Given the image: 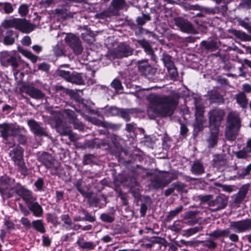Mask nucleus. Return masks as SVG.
Here are the masks:
<instances>
[{
	"label": "nucleus",
	"mask_w": 251,
	"mask_h": 251,
	"mask_svg": "<svg viewBox=\"0 0 251 251\" xmlns=\"http://www.w3.org/2000/svg\"><path fill=\"white\" fill-rule=\"evenodd\" d=\"M15 42L14 38L10 34L6 35L3 39L4 45L9 46L13 44Z\"/></svg>",
	"instance_id": "50"
},
{
	"label": "nucleus",
	"mask_w": 251,
	"mask_h": 251,
	"mask_svg": "<svg viewBox=\"0 0 251 251\" xmlns=\"http://www.w3.org/2000/svg\"><path fill=\"white\" fill-rule=\"evenodd\" d=\"M16 187L14 179L7 176L0 178V194L3 199L13 197Z\"/></svg>",
	"instance_id": "4"
},
{
	"label": "nucleus",
	"mask_w": 251,
	"mask_h": 251,
	"mask_svg": "<svg viewBox=\"0 0 251 251\" xmlns=\"http://www.w3.org/2000/svg\"><path fill=\"white\" fill-rule=\"evenodd\" d=\"M20 222L23 226L29 229L31 227L32 223H31L30 221L27 218L22 217L20 220Z\"/></svg>",
	"instance_id": "55"
},
{
	"label": "nucleus",
	"mask_w": 251,
	"mask_h": 251,
	"mask_svg": "<svg viewBox=\"0 0 251 251\" xmlns=\"http://www.w3.org/2000/svg\"><path fill=\"white\" fill-rule=\"evenodd\" d=\"M59 120H61L62 116H66L67 118L72 121L75 128L81 130L83 128L82 123L77 121L73 111L70 109H64L57 113Z\"/></svg>",
	"instance_id": "15"
},
{
	"label": "nucleus",
	"mask_w": 251,
	"mask_h": 251,
	"mask_svg": "<svg viewBox=\"0 0 251 251\" xmlns=\"http://www.w3.org/2000/svg\"><path fill=\"white\" fill-rule=\"evenodd\" d=\"M19 208L21 211L24 215L25 216H28L29 214V212L27 208L23 205L22 204H19Z\"/></svg>",
	"instance_id": "64"
},
{
	"label": "nucleus",
	"mask_w": 251,
	"mask_h": 251,
	"mask_svg": "<svg viewBox=\"0 0 251 251\" xmlns=\"http://www.w3.org/2000/svg\"><path fill=\"white\" fill-rule=\"evenodd\" d=\"M118 116H120L126 121H129L130 119L129 114L125 109H120V112H119V115Z\"/></svg>",
	"instance_id": "59"
},
{
	"label": "nucleus",
	"mask_w": 251,
	"mask_h": 251,
	"mask_svg": "<svg viewBox=\"0 0 251 251\" xmlns=\"http://www.w3.org/2000/svg\"><path fill=\"white\" fill-rule=\"evenodd\" d=\"M76 243L80 248L83 249L94 250L96 247L93 242L85 241L83 239H79Z\"/></svg>",
	"instance_id": "31"
},
{
	"label": "nucleus",
	"mask_w": 251,
	"mask_h": 251,
	"mask_svg": "<svg viewBox=\"0 0 251 251\" xmlns=\"http://www.w3.org/2000/svg\"><path fill=\"white\" fill-rule=\"evenodd\" d=\"M3 6L5 13L9 14L13 12V8L11 3L9 2H5L3 4Z\"/></svg>",
	"instance_id": "57"
},
{
	"label": "nucleus",
	"mask_w": 251,
	"mask_h": 251,
	"mask_svg": "<svg viewBox=\"0 0 251 251\" xmlns=\"http://www.w3.org/2000/svg\"><path fill=\"white\" fill-rule=\"evenodd\" d=\"M2 25L6 28L13 27L24 33H29L33 29V25L24 19L13 18L5 20Z\"/></svg>",
	"instance_id": "3"
},
{
	"label": "nucleus",
	"mask_w": 251,
	"mask_h": 251,
	"mask_svg": "<svg viewBox=\"0 0 251 251\" xmlns=\"http://www.w3.org/2000/svg\"><path fill=\"white\" fill-rule=\"evenodd\" d=\"M56 74L66 79L67 81L78 85L84 84L83 79L80 74L76 73H70L69 71L59 69L56 71Z\"/></svg>",
	"instance_id": "11"
},
{
	"label": "nucleus",
	"mask_w": 251,
	"mask_h": 251,
	"mask_svg": "<svg viewBox=\"0 0 251 251\" xmlns=\"http://www.w3.org/2000/svg\"><path fill=\"white\" fill-rule=\"evenodd\" d=\"M80 212L85 215V217H83L84 219V221H89L90 222H93L95 221V217L90 215L87 211L83 209H82L80 210Z\"/></svg>",
	"instance_id": "47"
},
{
	"label": "nucleus",
	"mask_w": 251,
	"mask_h": 251,
	"mask_svg": "<svg viewBox=\"0 0 251 251\" xmlns=\"http://www.w3.org/2000/svg\"><path fill=\"white\" fill-rule=\"evenodd\" d=\"M248 151L241 150L236 152V156L239 159H245L248 157Z\"/></svg>",
	"instance_id": "58"
},
{
	"label": "nucleus",
	"mask_w": 251,
	"mask_h": 251,
	"mask_svg": "<svg viewBox=\"0 0 251 251\" xmlns=\"http://www.w3.org/2000/svg\"><path fill=\"white\" fill-rule=\"evenodd\" d=\"M100 219L104 222L112 223L114 221V218L110 215L103 213L100 215Z\"/></svg>",
	"instance_id": "52"
},
{
	"label": "nucleus",
	"mask_w": 251,
	"mask_h": 251,
	"mask_svg": "<svg viewBox=\"0 0 251 251\" xmlns=\"http://www.w3.org/2000/svg\"><path fill=\"white\" fill-rule=\"evenodd\" d=\"M65 41L74 53L76 55L80 54L83 50L80 39L72 33H68L65 38Z\"/></svg>",
	"instance_id": "8"
},
{
	"label": "nucleus",
	"mask_w": 251,
	"mask_h": 251,
	"mask_svg": "<svg viewBox=\"0 0 251 251\" xmlns=\"http://www.w3.org/2000/svg\"><path fill=\"white\" fill-rule=\"evenodd\" d=\"M10 63H11V65L12 66V67L13 68V71L14 72V75L15 77H16V75H18V74L19 72V71L17 69V68L19 66V65H18V63L17 61L16 58L14 56L10 61Z\"/></svg>",
	"instance_id": "48"
},
{
	"label": "nucleus",
	"mask_w": 251,
	"mask_h": 251,
	"mask_svg": "<svg viewBox=\"0 0 251 251\" xmlns=\"http://www.w3.org/2000/svg\"><path fill=\"white\" fill-rule=\"evenodd\" d=\"M209 99L212 102L223 103L224 102L222 96L216 91L212 92L209 94Z\"/></svg>",
	"instance_id": "35"
},
{
	"label": "nucleus",
	"mask_w": 251,
	"mask_h": 251,
	"mask_svg": "<svg viewBox=\"0 0 251 251\" xmlns=\"http://www.w3.org/2000/svg\"><path fill=\"white\" fill-rule=\"evenodd\" d=\"M195 109L196 119L198 122V126L200 127L202 126L204 121L203 114L204 111V107L199 102H196Z\"/></svg>",
	"instance_id": "22"
},
{
	"label": "nucleus",
	"mask_w": 251,
	"mask_h": 251,
	"mask_svg": "<svg viewBox=\"0 0 251 251\" xmlns=\"http://www.w3.org/2000/svg\"><path fill=\"white\" fill-rule=\"evenodd\" d=\"M173 179L169 180H164L159 177H154L151 181V185L153 187L156 189L159 188H163L168 184L171 182Z\"/></svg>",
	"instance_id": "28"
},
{
	"label": "nucleus",
	"mask_w": 251,
	"mask_h": 251,
	"mask_svg": "<svg viewBox=\"0 0 251 251\" xmlns=\"http://www.w3.org/2000/svg\"><path fill=\"white\" fill-rule=\"evenodd\" d=\"M185 223L181 221H176L171 226V229L175 232H178L185 226Z\"/></svg>",
	"instance_id": "38"
},
{
	"label": "nucleus",
	"mask_w": 251,
	"mask_h": 251,
	"mask_svg": "<svg viewBox=\"0 0 251 251\" xmlns=\"http://www.w3.org/2000/svg\"><path fill=\"white\" fill-rule=\"evenodd\" d=\"M53 50L54 53L57 56H61L64 53V47L62 44H58L54 46Z\"/></svg>",
	"instance_id": "41"
},
{
	"label": "nucleus",
	"mask_w": 251,
	"mask_h": 251,
	"mask_svg": "<svg viewBox=\"0 0 251 251\" xmlns=\"http://www.w3.org/2000/svg\"><path fill=\"white\" fill-rule=\"evenodd\" d=\"M50 66L46 63H42L38 65V69L48 72L49 71Z\"/></svg>",
	"instance_id": "61"
},
{
	"label": "nucleus",
	"mask_w": 251,
	"mask_h": 251,
	"mask_svg": "<svg viewBox=\"0 0 251 251\" xmlns=\"http://www.w3.org/2000/svg\"><path fill=\"white\" fill-rule=\"evenodd\" d=\"M238 22L241 26L246 29L249 32L251 33V26L247 22L242 19H239L238 20Z\"/></svg>",
	"instance_id": "51"
},
{
	"label": "nucleus",
	"mask_w": 251,
	"mask_h": 251,
	"mask_svg": "<svg viewBox=\"0 0 251 251\" xmlns=\"http://www.w3.org/2000/svg\"><path fill=\"white\" fill-rule=\"evenodd\" d=\"M18 12L21 16H26L28 12V6L26 4L21 5L19 8Z\"/></svg>",
	"instance_id": "46"
},
{
	"label": "nucleus",
	"mask_w": 251,
	"mask_h": 251,
	"mask_svg": "<svg viewBox=\"0 0 251 251\" xmlns=\"http://www.w3.org/2000/svg\"><path fill=\"white\" fill-rule=\"evenodd\" d=\"M134 50L128 45L125 43H121L113 52V56L115 58L126 57L131 55Z\"/></svg>",
	"instance_id": "12"
},
{
	"label": "nucleus",
	"mask_w": 251,
	"mask_h": 251,
	"mask_svg": "<svg viewBox=\"0 0 251 251\" xmlns=\"http://www.w3.org/2000/svg\"><path fill=\"white\" fill-rule=\"evenodd\" d=\"M243 92L245 93H250L251 92V85L245 83L242 85Z\"/></svg>",
	"instance_id": "63"
},
{
	"label": "nucleus",
	"mask_w": 251,
	"mask_h": 251,
	"mask_svg": "<svg viewBox=\"0 0 251 251\" xmlns=\"http://www.w3.org/2000/svg\"><path fill=\"white\" fill-rule=\"evenodd\" d=\"M230 226L237 232H243L251 230V221L246 219L236 222H231Z\"/></svg>",
	"instance_id": "14"
},
{
	"label": "nucleus",
	"mask_w": 251,
	"mask_h": 251,
	"mask_svg": "<svg viewBox=\"0 0 251 251\" xmlns=\"http://www.w3.org/2000/svg\"><path fill=\"white\" fill-rule=\"evenodd\" d=\"M201 45L204 47L206 50L211 51H215L218 48L217 42L214 40L203 41L201 42Z\"/></svg>",
	"instance_id": "30"
},
{
	"label": "nucleus",
	"mask_w": 251,
	"mask_h": 251,
	"mask_svg": "<svg viewBox=\"0 0 251 251\" xmlns=\"http://www.w3.org/2000/svg\"><path fill=\"white\" fill-rule=\"evenodd\" d=\"M228 197L223 194H220L209 202L208 206L212 212H216L225 209L228 203Z\"/></svg>",
	"instance_id": "10"
},
{
	"label": "nucleus",
	"mask_w": 251,
	"mask_h": 251,
	"mask_svg": "<svg viewBox=\"0 0 251 251\" xmlns=\"http://www.w3.org/2000/svg\"><path fill=\"white\" fill-rule=\"evenodd\" d=\"M191 171L195 175H201L204 172L203 167L200 162H196L191 167Z\"/></svg>",
	"instance_id": "34"
},
{
	"label": "nucleus",
	"mask_w": 251,
	"mask_h": 251,
	"mask_svg": "<svg viewBox=\"0 0 251 251\" xmlns=\"http://www.w3.org/2000/svg\"><path fill=\"white\" fill-rule=\"evenodd\" d=\"M250 188V185L246 184L243 185L239 189L238 192L233 196V202L236 204H239L245 199Z\"/></svg>",
	"instance_id": "18"
},
{
	"label": "nucleus",
	"mask_w": 251,
	"mask_h": 251,
	"mask_svg": "<svg viewBox=\"0 0 251 251\" xmlns=\"http://www.w3.org/2000/svg\"><path fill=\"white\" fill-rule=\"evenodd\" d=\"M236 102L242 108H246L248 103V99L244 92H240L235 95Z\"/></svg>",
	"instance_id": "26"
},
{
	"label": "nucleus",
	"mask_w": 251,
	"mask_h": 251,
	"mask_svg": "<svg viewBox=\"0 0 251 251\" xmlns=\"http://www.w3.org/2000/svg\"><path fill=\"white\" fill-rule=\"evenodd\" d=\"M111 86L116 90H120L122 88V85L120 80L115 79L111 82Z\"/></svg>",
	"instance_id": "54"
},
{
	"label": "nucleus",
	"mask_w": 251,
	"mask_h": 251,
	"mask_svg": "<svg viewBox=\"0 0 251 251\" xmlns=\"http://www.w3.org/2000/svg\"><path fill=\"white\" fill-rule=\"evenodd\" d=\"M151 19V17L148 14H143L142 17H139L137 18L136 21L139 25H143L147 21H149Z\"/></svg>",
	"instance_id": "40"
},
{
	"label": "nucleus",
	"mask_w": 251,
	"mask_h": 251,
	"mask_svg": "<svg viewBox=\"0 0 251 251\" xmlns=\"http://www.w3.org/2000/svg\"><path fill=\"white\" fill-rule=\"evenodd\" d=\"M176 25L183 32L191 34L197 33V30L188 21L182 19L177 18L175 20Z\"/></svg>",
	"instance_id": "16"
},
{
	"label": "nucleus",
	"mask_w": 251,
	"mask_h": 251,
	"mask_svg": "<svg viewBox=\"0 0 251 251\" xmlns=\"http://www.w3.org/2000/svg\"><path fill=\"white\" fill-rule=\"evenodd\" d=\"M21 42L23 45L29 46L31 43V41L29 36H25L22 39Z\"/></svg>",
	"instance_id": "62"
},
{
	"label": "nucleus",
	"mask_w": 251,
	"mask_h": 251,
	"mask_svg": "<svg viewBox=\"0 0 251 251\" xmlns=\"http://www.w3.org/2000/svg\"><path fill=\"white\" fill-rule=\"evenodd\" d=\"M13 57L14 56L11 55L8 51L3 50L0 52V61L3 66L7 67Z\"/></svg>",
	"instance_id": "27"
},
{
	"label": "nucleus",
	"mask_w": 251,
	"mask_h": 251,
	"mask_svg": "<svg viewBox=\"0 0 251 251\" xmlns=\"http://www.w3.org/2000/svg\"><path fill=\"white\" fill-rule=\"evenodd\" d=\"M120 112V109L116 107H111L106 109L105 111V114L107 116H118L119 115Z\"/></svg>",
	"instance_id": "39"
},
{
	"label": "nucleus",
	"mask_w": 251,
	"mask_h": 251,
	"mask_svg": "<svg viewBox=\"0 0 251 251\" xmlns=\"http://www.w3.org/2000/svg\"><path fill=\"white\" fill-rule=\"evenodd\" d=\"M162 60L167 68L173 67L175 65L172 57L167 54L163 53L162 54Z\"/></svg>",
	"instance_id": "37"
},
{
	"label": "nucleus",
	"mask_w": 251,
	"mask_h": 251,
	"mask_svg": "<svg viewBox=\"0 0 251 251\" xmlns=\"http://www.w3.org/2000/svg\"><path fill=\"white\" fill-rule=\"evenodd\" d=\"M25 93L32 98L35 99H41L45 96L44 94L40 90L32 86L27 88Z\"/></svg>",
	"instance_id": "25"
},
{
	"label": "nucleus",
	"mask_w": 251,
	"mask_h": 251,
	"mask_svg": "<svg viewBox=\"0 0 251 251\" xmlns=\"http://www.w3.org/2000/svg\"><path fill=\"white\" fill-rule=\"evenodd\" d=\"M230 233V230L228 229L224 230L217 229L208 234L210 237L214 238H219L222 237L228 236Z\"/></svg>",
	"instance_id": "32"
},
{
	"label": "nucleus",
	"mask_w": 251,
	"mask_h": 251,
	"mask_svg": "<svg viewBox=\"0 0 251 251\" xmlns=\"http://www.w3.org/2000/svg\"><path fill=\"white\" fill-rule=\"evenodd\" d=\"M125 4V0H113L111 5L115 9H120Z\"/></svg>",
	"instance_id": "49"
},
{
	"label": "nucleus",
	"mask_w": 251,
	"mask_h": 251,
	"mask_svg": "<svg viewBox=\"0 0 251 251\" xmlns=\"http://www.w3.org/2000/svg\"><path fill=\"white\" fill-rule=\"evenodd\" d=\"M148 100V113L152 112L160 116H171L177 105L176 98L173 96L152 94L149 96Z\"/></svg>",
	"instance_id": "1"
},
{
	"label": "nucleus",
	"mask_w": 251,
	"mask_h": 251,
	"mask_svg": "<svg viewBox=\"0 0 251 251\" xmlns=\"http://www.w3.org/2000/svg\"><path fill=\"white\" fill-rule=\"evenodd\" d=\"M27 124L30 127L31 131L36 136H47V134L44 128L34 120H29Z\"/></svg>",
	"instance_id": "19"
},
{
	"label": "nucleus",
	"mask_w": 251,
	"mask_h": 251,
	"mask_svg": "<svg viewBox=\"0 0 251 251\" xmlns=\"http://www.w3.org/2000/svg\"><path fill=\"white\" fill-rule=\"evenodd\" d=\"M139 45L144 49L145 51L147 54L151 56V59L156 61V57L154 54V51L150 44L146 40H139L137 41Z\"/></svg>",
	"instance_id": "21"
},
{
	"label": "nucleus",
	"mask_w": 251,
	"mask_h": 251,
	"mask_svg": "<svg viewBox=\"0 0 251 251\" xmlns=\"http://www.w3.org/2000/svg\"><path fill=\"white\" fill-rule=\"evenodd\" d=\"M228 32L234 35L236 38L244 41H251V36L247 34L245 32L236 30L235 29H230Z\"/></svg>",
	"instance_id": "24"
},
{
	"label": "nucleus",
	"mask_w": 251,
	"mask_h": 251,
	"mask_svg": "<svg viewBox=\"0 0 251 251\" xmlns=\"http://www.w3.org/2000/svg\"><path fill=\"white\" fill-rule=\"evenodd\" d=\"M138 70L145 76L152 75L155 74L156 69L152 67L147 60H139L137 62Z\"/></svg>",
	"instance_id": "17"
},
{
	"label": "nucleus",
	"mask_w": 251,
	"mask_h": 251,
	"mask_svg": "<svg viewBox=\"0 0 251 251\" xmlns=\"http://www.w3.org/2000/svg\"><path fill=\"white\" fill-rule=\"evenodd\" d=\"M210 134L207 139L209 148H213L217 143L219 129L217 127L209 128Z\"/></svg>",
	"instance_id": "20"
},
{
	"label": "nucleus",
	"mask_w": 251,
	"mask_h": 251,
	"mask_svg": "<svg viewBox=\"0 0 251 251\" xmlns=\"http://www.w3.org/2000/svg\"><path fill=\"white\" fill-rule=\"evenodd\" d=\"M61 219L64 223V225H66V227H70V226L73 225V223L71 219L70 218L69 215L68 214L62 215L61 217Z\"/></svg>",
	"instance_id": "42"
},
{
	"label": "nucleus",
	"mask_w": 251,
	"mask_h": 251,
	"mask_svg": "<svg viewBox=\"0 0 251 251\" xmlns=\"http://www.w3.org/2000/svg\"><path fill=\"white\" fill-rule=\"evenodd\" d=\"M22 129L24 128L12 123H4L0 124V136L6 142L9 137L18 135Z\"/></svg>",
	"instance_id": "6"
},
{
	"label": "nucleus",
	"mask_w": 251,
	"mask_h": 251,
	"mask_svg": "<svg viewBox=\"0 0 251 251\" xmlns=\"http://www.w3.org/2000/svg\"><path fill=\"white\" fill-rule=\"evenodd\" d=\"M15 192L23 199L27 205L36 200V198L32 196V192L25 188L19 183H17Z\"/></svg>",
	"instance_id": "13"
},
{
	"label": "nucleus",
	"mask_w": 251,
	"mask_h": 251,
	"mask_svg": "<svg viewBox=\"0 0 251 251\" xmlns=\"http://www.w3.org/2000/svg\"><path fill=\"white\" fill-rule=\"evenodd\" d=\"M60 133L62 135H68L69 136V138L70 140L72 141H74L76 140L75 137L74 135L71 132L70 130L65 129L63 130L62 131H60Z\"/></svg>",
	"instance_id": "56"
},
{
	"label": "nucleus",
	"mask_w": 251,
	"mask_h": 251,
	"mask_svg": "<svg viewBox=\"0 0 251 251\" xmlns=\"http://www.w3.org/2000/svg\"><path fill=\"white\" fill-rule=\"evenodd\" d=\"M183 209V206L182 205H180L176 207L174 210L171 211L168 215V218L169 219H172L173 217L176 216L179 213H180Z\"/></svg>",
	"instance_id": "43"
},
{
	"label": "nucleus",
	"mask_w": 251,
	"mask_h": 251,
	"mask_svg": "<svg viewBox=\"0 0 251 251\" xmlns=\"http://www.w3.org/2000/svg\"><path fill=\"white\" fill-rule=\"evenodd\" d=\"M198 199L201 201V203L207 202L209 203V202L212 201L211 200L213 198L212 195H199L198 196Z\"/></svg>",
	"instance_id": "45"
},
{
	"label": "nucleus",
	"mask_w": 251,
	"mask_h": 251,
	"mask_svg": "<svg viewBox=\"0 0 251 251\" xmlns=\"http://www.w3.org/2000/svg\"><path fill=\"white\" fill-rule=\"evenodd\" d=\"M39 161L46 168L50 169L52 174H55L59 167V163L53 157L47 152H43L38 157Z\"/></svg>",
	"instance_id": "7"
},
{
	"label": "nucleus",
	"mask_w": 251,
	"mask_h": 251,
	"mask_svg": "<svg viewBox=\"0 0 251 251\" xmlns=\"http://www.w3.org/2000/svg\"><path fill=\"white\" fill-rule=\"evenodd\" d=\"M44 185V180L42 178H39L34 183V185L36 186L38 190H41Z\"/></svg>",
	"instance_id": "60"
},
{
	"label": "nucleus",
	"mask_w": 251,
	"mask_h": 251,
	"mask_svg": "<svg viewBox=\"0 0 251 251\" xmlns=\"http://www.w3.org/2000/svg\"><path fill=\"white\" fill-rule=\"evenodd\" d=\"M9 155L15 165L17 166L18 170L22 174L25 175L27 173V168L24 161V149L20 146L15 147L9 152Z\"/></svg>",
	"instance_id": "5"
},
{
	"label": "nucleus",
	"mask_w": 251,
	"mask_h": 251,
	"mask_svg": "<svg viewBox=\"0 0 251 251\" xmlns=\"http://www.w3.org/2000/svg\"><path fill=\"white\" fill-rule=\"evenodd\" d=\"M18 51L24 56L29 59L32 63H35L38 57L34 55L31 51L23 49L22 47H18Z\"/></svg>",
	"instance_id": "29"
},
{
	"label": "nucleus",
	"mask_w": 251,
	"mask_h": 251,
	"mask_svg": "<svg viewBox=\"0 0 251 251\" xmlns=\"http://www.w3.org/2000/svg\"><path fill=\"white\" fill-rule=\"evenodd\" d=\"M224 115L225 112L223 109L215 108L210 110L208 112L209 128H219Z\"/></svg>",
	"instance_id": "9"
},
{
	"label": "nucleus",
	"mask_w": 251,
	"mask_h": 251,
	"mask_svg": "<svg viewBox=\"0 0 251 251\" xmlns=\"http://www.w3.org/2000/svg\"><path fill=\"white\" fill-rule=\"evenodd\" d=\"M167 70L171 78H175L176 77L177 72L175 65L173 67L167 68Z\"/></svg>",
	"instance_id": "53"
},
{
	"label": "nucleus",
	"mask_w": 251,
	"mask_h": 251,
	"mask_svg": "<svg viewBox=\"0 0 251 251\" xmlns=\"http://www.w3.org/2000/svg\"><path fill=\"white\" fill-rule=\"evenodd\" d=\"M202 229L201 226H195L193 228H190L183 231L182 235L185 237L191 236Z\"/></svg>",
	"instance_id": "36"
},
{
	"label": "nucleus",
	"mask_w": 251,
	"mask_h": 251,
	"mask_svg": "<svg viewBox=\"0 0 251 251\" xmlns=\"http://www.w3.org/2000/svg\"><path fill=\"white\" fill-rule=\"evenodd\" d=\"M28 209L32 212L34 216L40 217L43 213L42 206L36 201H32L27 205Z\"/></svg>",
	"instance_id": "23"
},
{
	"label": "nucleus",
	"mask_w": 251,
	"mask_h": 251,
	"mask_svg": "<svg viewBox=\"0 0 251 251\" xmlns=\"http://www.w3.org/2000/svg\"><path fill=\"white\" fill-rule=\"evenodd\" d=\"M33 226L37 231L43 233L46 229L42 220H36L32 222L31 226Z\"/></svg>",
	"instance_id": "33"
},
{
	"label": "nucleus",
	"mask_w": 251,
	"mask_h": 251,
	"mask_svg": "<svg viewBox=\"0 0 251 251\" xmlns=\"http://www.w3.org/2000/svg\"><path fill=\"white\" fill-rule=\"evenodd\" d=\"M47 220L49 222L51 223L55 226L60 224L57 220V217L54 214H48L47 216Z\"/></svg>",
	"instance_id": "44"
},
{
	"label": "nucleus",
	"mask_w": 251,
	"mask_h": 251,
	"mask_svg": "<svg viewBox=\"0 0 251 251\" xmlns=\"http://www.w3.org/2000/svg\"><path fill=\"white\" fill-rule=\"evenodd\" d=\"M239 114L236 112L229 113L227 117L226 137L229 141L235 140L241 126Z\"/></svg>",
	"instance_id": "2"
}]
</instances>
